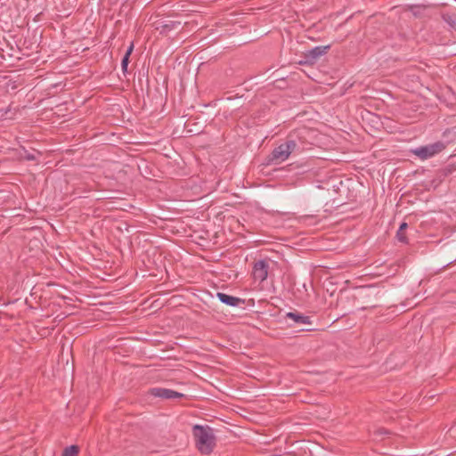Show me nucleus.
I'll return each mask as SVG.
<instances>
[{
	"instance_id": "14",
	"label": "nucleus",
	"mask_w": 456,
	"mask_h": 456,
	"mask_svg": "<svg viewBox=\"0 0 456 456\" xmlns=\"http://www.w3.org/2000/svg\"><path fill=\"white\" fill-rule=\"evenodd\" d=\"M407 226L408 225L406 223H402L398 230L404 231L407 228Z\"/></svg>"
},
{
	"instance_id": "2",
	"label": "nucleus",
	"mask_w": 456,
	"mask_h": 456,
	"mask_svg": "<svg viewBox=\"0 0 456 456\" xmlns=\"http://www.w3.org/2000/svg\"><path fill=\"white\" fill-rule=\"evenodd\" d=\"M297 151H298V146L296 141L289 139L273 149L271 158L273 161L281 163L287 160L290 154Z\"/></svg>"
},
{
	"instance_id": "1",
	"label": "nucleus",
	"mask_w": 456,
	"mask_h": 456,
	"mask_svg": "<svg viewBox=\"0 0 456 456\" xmlns=\"http://www.w3.org/2000/svg\"><path fill=\"white\" fill-rule=\"evenodd\" d=\"M192 432L198 450L204 454L211 453L216 444L213 429L208 426L195 425Z\"/></svg>"
},
{
	"instance_id": "13",
	"label": "nucleus",
	"mask_w": 456,
	"mask_h": 456,
	"mask_svg": "<svg viewBox=\"0 0 456 456\" xmlns=\"http://www.w3.org/2000/svg\"><path fill=\"white\" fill-rule=\"evenodd\" d=\"M25 159H28V160H34L36 158L33 154H27L25 156Z\"/></svg>"
},
{
	"instance_id": "5",
	"label": "nucleus",
	"mask_w": 456,
	"mask_h": 456,
	"mask_svg": "<svg viewBox=\"0 0 456 456\" xmlns=\"http://www.w3.org/2000/svg\"><path fill=\"white\" fill-rule=\"evenodd\" d=\"M330 47V45H320L312 48L305 53V61L311 63L316 61L320 57L327 53Z\"/></svg>"
},
{
	"instance_id": "7",
	"label": "nucleus",
	"mask_w": 456,
	"mask_h": 456,
	"mask_svg": "<svg viewBox=\"0 0 456 456\" xmlns=\"http://www.w3.org/2000/svg\"><path fill=\"white\" fill-rule=\"evenodd\" d=\"M287 318L292 320L294 322L298 324L310 325L312 324L311 318L306 315H303L298 313L289 312L287 314Z\"/></svg>"
},
{
	"instance_id": "3",
	"label": "nucleus",
	"mask_w": 456,
	"mask_h": 456,
	"mask_svg": "<svg viewBox=\"0 0 456 456\" xmlns=\"http://www.w3.org/2000/svg\"><path fill=\"white\" fill-rule=\"evenodd\" d=\"M445 148V145L442 142H436L435 143L420 146L415 149H412L411 152L418 157L421 160H425L434 157L435 155L443 151Z\"/></svg>"
},
{
	"instance_id": "8",
	"label": "nucleus",
	"mask_w": 456,
	"mask_h": 456,
	"mask_svg": "<svg viewBox=\"0 0 456 456\" xmlns=\"http://www.w3.org/2000/svg\"><path fill=\"white\" fill-rule=\"evenodd\" d=\"M217 297L222 303L230 306H237L241 302L240 298L222 292L217 293Z\"/></svg>"
},
{
	"instance_id": "10",
	"label": "nucleus",
	"mask_w": 456,
	"mask_h": 456,
	"mask_svg": "<svg viewBox=\"0 0 456 456\" xmlns=\"http://www.w3.org/2000/svg\"><path fill=\"white\" fill-rule=\"evenodd\" d=\"M396 237H397L399 241H401L403 243H407V238H406V236L404 234V231L398 230L397 233H396Z\"/></svg>"
},
{
	"instance_id": "4",
	"label": "nucleus",
	"mask_w": 456,
	"mask_h": 456,
	"mask_svg": "<svg viewBox=\"0 0 456 456\" xmlns=\"http://www.w3.org/2000/svg\"><path fill=\"white\" fill-rule=\"evenodd\" d=\"M269 265L265 260H259L254 264L252 275L255 281L263 282L268 276Z\"/></svg>"
},
{
	"instance_id": "9",
	"label": "nucleus",
	"mask_w": 456,
	"mask_h": 456,
	"mask_svg": "<svg viewBox=\"0 0 456 456\" xmlns=\"http://www.w3.org/2000/svg\"><path fill=\"white\" fill-rule=\"evenodd\" d=\"M78 446L77 445H70L64 449L62 452V456H77L78 455Z\"/></svg>"
},
{
	"instance_id": "11",
	"label": "nucleus",
	"mask_w": 456,
	"mask_h": 456,
	"mask_svg": "<svg viewBox=\"0 0 456 456\" xmlns=\"http://www.w3.org/2000/svg\"><path fill=\"white\" fill-rule=\"evenodd\" d=\"M128 62H129V57L127 55H124L122 61H121V66H122L123 71L126 70Z\"/></svg>"
},
{
	"instance_id": "12",
	"label": "nucleus",
	"mask_w": 456,
	"mask_h": 456,
	"mask_svg": "<svg viewBox=\"0 0 456 456\" xmlns=\"http://www.w3.org/2000/svg\"><path fill=\"white\" fill-rule=\"evenodd\" d=\"M133 49H134V44L132 43L129 47L127 48L126 52V54L125 55H127L128 57L130 56V54L132 53L133 52Z\"/></svg>"
},
{
	"instance_id": "6",
	"label": "nucleus",
	"mask_w": 456,
	"mask_h": 456,
	"mask_svg": "<svg viewBox=\"0 0 456 456\" xmlns=\"http://www.w3.org/2000/svg\"><path fill=\"white\" fill-rule=\"evenodd\" d=\"M151 395L156 397H160L164 399H176L183 397V395L181 393H178L176 391L167 389V388H161V387H155L151 389Z\"/></svg>"
}]
</instances>
